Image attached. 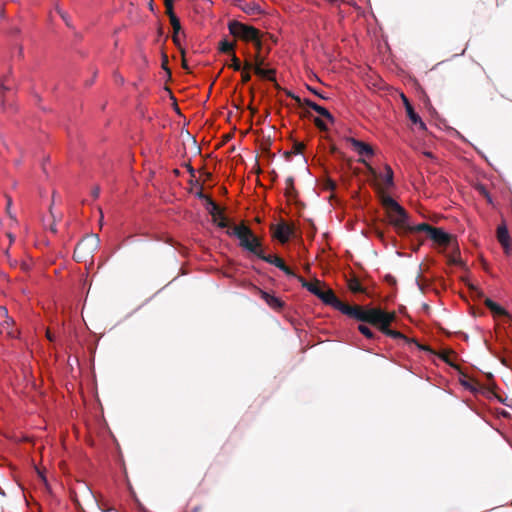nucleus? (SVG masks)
Wrapping results in <instances>:
<instances>
[{"label":"nucleus","mask_w":512,"mask_h":512,"mask_svg":"<svg viewBox=\"0 0 512 512\" xmlns=\"http://www.w3.org/2000/svg\"><path fill=\"white\" fill-rule=\"evenodd\" d=\"M396 318L397 315L395 311L388 312L379 307L365 308L360 305L355 315V320L371 324L380 331L389 329Z\"/></svg>","instance_id":"2"},{"label":"nucleus","mask_w":512,"mask_h":512,"mask_svg":"<svg viewBox=\"0 0 512 512\" xmlns=\"http://www.w3.org/2000/svg\"><path fill=\"white\" fill-rule=\"evenodd\" d=\"M1 106H2L3 108H4V106H5V99H4V98H2V99H1Z\"/></svg>","instance_id":"64"},{"label":"nucleus","mask_w":512,"mask_h":512,"mask_svg":"<svg viewBox=\"0 0 512 512\" xmlns=\"http://www.w3.org/2000/svg\"><path fill=\"white\" fill-rule=\"evenodd\" d=\"M279 269L283 271L287 276H296L294 271L289 266H287L285 262L279 267Z\"/></svg>","instance_id":"35"},{"label":"nucleus","mask_w":512,"mask_h":512,"mask_svg":"<svg viewBox=\"0 0 512 512\" xmlns=\"http://www.w3.org/2000/svg\"><path fill=\"white\" fill-rule=\"evenodd\" d=\"M99 242V237L96 234L85 236L81 241L78 242L74 249V260L77 262H87L88 260H92L94 253L98 249Z\"/></svg>","instance_id":"4"},{"label":"nucleus","mask_w":512,"mask_h":512,"mask_svg":"<svg viewBox=\"0 0 512 512\" xmlns=\"http://www.w3.org/2000/svg\"><path fill=\"white\" fill-rule=\"evenodd\" d=\"M359 161L366 165L367 169L372 175L376 176V171L371 165H369L364 159H360Z\"/></svg>","instance_id":"40"},{"label":"nucleus","mask_w":512,"mask_h":512,"mask_svg":"<svg viewBox=\"0 0 512 512\" xmlns=\"http://www.w3.org/2000/svg\"><path fill=\"white\" fill-rule=\"evenodd\" d=\"M358 330H359V332L362 335H364L368 339H374L375 338L374 332L368 326H366L364 324H360L358 326Z\"/></svg>","instance_id":"28"},{"label":"nucleus","mask_w":512,"mask_h":512,"mask_svg":"<svg viewBox=\"0 0 512 512\" xmlns=\"http://www.w3.org/2000/svg\"><path fill=\"white\" fill-rule=\"evenodd\" d=\"M12 204V200L10 197L7 198V212L10 213L9 209H10V206Z\"/></svg>","instance_id":"46"},{"label":"nucleus","mask_w":512,"mask_h":512,"mask_svg":"<svg viewBox=\"0 0 512 512\" xmlns=\"http://www.w3.org/2000/svg\"><path fill=\"white\" fill-rule=\"evenodd\" d=\"M228 29L231 35L238 37L243 41L256 40L260 31L253 26L243 24L239 21L232 20L228 23Z\"/></svg>","instance_id":"6"},{"label":"nucleus","mask_w":512,"mask_h":512,"mask_svg":"<svg viewBox=\"0 0 512 512\" xmlns=\"http://www.w3.org/2000/svg\"><path fill=\"white\" fill-rule=\"evenodd\" d=\"M241 77H242V82L243 83H247V82H249L251 80V75L247 71H243L242 74H241Z\"/></svg>","instance_id":"39"},{"label":"nucleus","mask_w":512,"mask_h":512,"mask_svg":"<svg viewBox=\"0 0 512 512\" xmlns=\"http://www.w3.org/2000/svg\"><path fill=\"white\" fill-rule=\"evenodd\" d=\"M417 346H418L420 349H422V350H429V348H428V347H426V346H423V345H420V344H417Z\"/></svg>","instance_id":"56"},{"label":"nucleus","mask_w":512,"mask_h":512,"mask_svg":"<svg viewBox=\"0 0 512 512\" xmlns=\"http://www.w3.org/2000/svg\"><path fill=\"white\" fill-rule=\"evenodd\" d=\"M236 44L234 42H229L227 39H223L219 42V51L222 53H233Z\"/></svg>","instance_id":"24"},{"label":"nucleus","mask_w":512,"mask_h":512,"mask_svg":"<svg viewBox=\"0 0 512 512\" xmlns=\"http://www.w3.org/2000/svg\"><path fill=\"white\" fill-rule=\"evenodd\" d=\"M231 65L229 67H231L233 70L235 71H240L241 70V63H240V60L238 59V57L236 56V54L233 52L232 55H231Z\"/></svg>","instance_id":"33"},{"label":"nucleus","mask_w":512,"mask_h":512,"mask_svg":"<svg viewBox=\"0 0 512 512\" xmlns=\"http://www.w3.org/2000/svg\"><path fill=\"white\" fill-rule=\"evenodd\" d=\"M309 90H310L312 93H314L315 95H317V96H319V97H321V98H324V96H322L320 93H318V91H316V90H314V89H312V88H309Z\"/></svg>","instance_id":"49"},{"label":"nucleus","mask_w":512,"mask_h":512,"mask_svg":"<svg viewBox=\"0 0 512 512\" xmlns=\"http://www.w3.org/2000/svg\"><path fill=\"white\" fill-rule=\"evenodd\" d=\"M0 89H1L2 92L10 91L11 90V88L9 86H7L4 82L1 83Z\"/></svg>","instance_id":"44"},{"label":"nucleus","mask_w":512,"mask_h":512,"mask_svg":"<svg viewBox=\"0 0 512 512\" xmlns=\"http://www.w3.org/2000/svg\"><path fill=\"white\" fill-rule=\"evenodd\" d=\"M385 170H386V175L384 178V182L388 187H390L393 185V170L388 165L385 166Z\"/></svg>","instance_id":"31"},{"label":"nucleus","mask_w":512,"mask_h":512,"mask_svg":"<svg viewBox=\"0 0 512 512\" xmlns=\"http://www.w3.org/2000/svg\"><path fill=\"white\" fill-rule=\"evenodd\" d=\"M314 123L316 125V127L322 131H326L327 130V126L326 124L324 123L323 120H321L320 118H315L314 119Z\"/></svg>","instance_id":"38"},{"label":"nucleus","mask_w":512,"mask_h":512,"mask_svg":"<svg viewBox=\"0 0 512 512\" xmlns=\"http://www.w3.org/2000/svg\"><path fill=\"white\" fill-rule=\"evenodd\" d=\"M469 288L474 297L479 298V299L484 297L483 292L480 289H478L476 286L470 285Z\"/></svg>","instance_id":"36"},{"label":"nucleus","mask_w":512,"mask_h":512,"mask_svg":"<svg viewBox=\"0 0 512 512\" xmlns=\"http://www.w3.org/2000/svg\"><path fill=\"white\" fill-rule=\"evenodd\" d=\"M285 184H286V188H285V196L288 198V199H294L296 198L297 196V191L295 189V186H294V178L293 177H288L285 181Z\"/></svg>","instance_id":"21"},{"label":"nucleus","mask_w":512,"mask_h":512,"mask_svg":"<svg viewBox=\"0 0 512 512\" xmlns=\"http://www.w3.org/2000/svg\"><path fill=\"white\" fill-rule=\"evenodd\" d=\"M92 196L96 199L98 198L99 194H100V187L99 186H96L92 189Z\"/></svg>","instance_id":"41"},{"label":"nucleus","mask_w":512,"mask_h":512,"mask_svg":"<svg viewBox=\"0 0 512 512\" xmlns=\"http://www.w3.org/2000/svg\"><path fill=\"white\" fill-rule=\"evenodd\" d=\"M18 54H19V56H20V57L22 56V54H23V49H22V47H19Z\"/></svg>","instance_id":"59"},{"label":"nucleus","mask_w":512,"mask_h":512,"mask_svg":"<svg viewBox=\"0 0 512 512\" xmlns=\"http://www.w3.org/2000/svg\"><path fill=\"white\" fill-rule=\"evenodd\" d=\"M383 334H385L386 336H389L393 339H403L405 340L406 342H409L410 339L408 337H406L403 333L399 332V331H396V330H392V329H386L384 331H381Z\"/></svg>","instance_id":"25"},{"label":"nucleus","mask_w":512,"mask_h":512,"mask_svg":"<svg viewBox=\"0 0 512 512\" xmlns=\"http://www.w3.org/2000/svg\"><path fill=\"white\" fill-rule=\"evenodd\" d=\"M46 335H47V338H48L50 341H52V340H53V337H52V335H51V333H50V331H49V330L47 331Z\"/></svg>","instance_id":"54"},{"label":"nucleus","mask_w":512,"mask_h":512,"mask_svg":"<svg viewBox=\"0 0 512 512\" xmlns=\"http://www.w3.org/2000/svg\"><path fill=\"white\" fill-rule=\"evenodd\" d=\"M242 9L246 14H249V15H256V14H260L262 12L260 7L254 3L247 4Z\"/></svg>","instance_id":"27"},{"label":"nucleus","mask_w":512,"mask_h":512,"mask_svg":"<svg viewBox=\"0 0 512 512\" xmlns=\"http://www.w3.org/2000/svg\"><path fill=\"white\" fill-rule=\"evenodd\" d=\"M162 68L168 73V75H171V71L168 68V56L165 53L162 54Z\"/></svg>","instance_id":"37"},{"label":"nucleus","mask_w":512,"mask_h":512,"mask_svg":"<svg viewBox=\"0 0 512 512\" xmlns=\"http://www.w3.org/2000/svg\"><path fill=\"white\" fill-rule=\"evenodd\" d=\"M8 237L10 239V242H13L14 241V237L11 235V234H8Z\"/></svg>","instance_id":"63"},{"label":"nucleus","mask_w":512,"mask_h":512,"mask_svg":"<svg viewBox=\"0 0 512 512\" xmlns=\"http://www.w3.org/2000/svg\"><path fill=\"white\" fill-rule=\"evenodd\" d=\"M4 12H5L4 9L1 8L0 9V19H2L4 17Z\"/></svg>","instance_id":"57"},{"label":"nucleus","mask_w":512,"mask_h":512,"mask_svg":"<svg viewBox=\"0 0 512 512\" xmlns=\"http://www.w3.org/2000/svg\"><path fill=\"white\" fill-rule=\"evenodd\" d=\"M484 304L495 316L510 317L509 313L502 306L491 299L485 298Z\"/></svg>","instance_id":"18"},{"label":"nucleus","mask_w":512,"mask_h":512,"mask_svg":"<svg viewBox=\"0 0 512 512\" xmlns=\"http://www.w3.org/2000/svg\"><path fill=\"white\" fill-rule=\"evenodd\" d=\"M21 269L24 270V271H28L29 265L27 263H22L21 264Z\"/></svg>","instance_id":"47"},{"label":"nucleus","mask_w":512,"mask_h":512,"mask_svg":"<svg viewBox=\"0 0 512 512\" xmlns=\"http://www.w3.org/2000/svg\"><path fill=\"white\" fill-rule=\"evenodd\" d=\"M497 240L503 247L505 254L510 255L512 253V243L505 223L497 227Z\"/></svg>","instance_id":"9"},{"label":"nucleus","mask_w":512,"mask_h":512,"mask_svg":"<svg viewBox=\"0 0 512 512\" xmlns=\"http://www.w3.org/2000/svg\"><path fill=\"white\" fill-rule=\"evenodd\" d=\"M294 277L301 283L302 287H304V284H308L309 283V281H307L302 276H299V275L296 274V276H294Z\"/></svg>","instance_id":"42"},{"label":"nucleus","mask_w":512,"mask_h":512,"mask_svg":"<svg viewBox=\"0 0 512 512\" xmlns=\"http://www.w3.org/2000/svg\"><path fill=\"white\" fill-rule=\"evenodd\" d=\"M261 298L273 309H282L284 302L278 297L269 294L268 292L260 290Z\"/></svg>","instance_id":"17"},{"label":"nucleus","mask_w":512,"mask_h":512,"mask_svg":"<svg viewBox=\"0 0 512 512\" xmlns=\"http://www.w3.org/2000/svg\"><path fill=\"white\" fill-rule=\"evenodd\" d=\"M164 6L166 8V14L169 17L170 22H173V20H175V21L179 20V18L174 13V4H171V3L170 4H164Z\"/></svg>","instance_id":"32"},{"label":"nucleus","mask_w":512,"mask_h":512,"mask_svg":"<svg viewBox=\"0 0 512 512\" xmlns=\"http://www.w3.org/2000/svg\"><path fill=\"white\" fill-rule=\"evenodd\" d=\"M327 2H329L330 4H335L338 2V0H326Z\"/></svg>","instance_id":"60"},{"label":"nucleus","mask_w":512,"mask_h":512,"mask_svg":"<svg viewBox=\"0 0 512 512\" xmlns=\"http://www.w3.org/2000/svg\"><path fill=\"white\" fill-rule=\"evenodd\" d=\"M304 149H305V145H304V143H302V142H298V141H295V142L293 143L292 152H293L294 154L302 153Z\"/></svg>","instance_id":"34"},{"label":"nucleus","mask_w":512,"mask_h":512,"mask_svg":"<svg viewBox=\"0 0 512 512\" xmlns=\"http://www.w3.org/2000/svg\"><path fill=\"white\" fill-rule=\"evenodd\" d=\"M293 98L296 100V102L302 106V105H306L308 106L309 108L313 109L315 112H317L319 115H321L322 117L326 118L328 121H330L331 123H334L335 119L333 117V115L323 106H320L318 104H316L315 102L309 100V99H305L303 102L302 100L300 99V97L298 96H293Z\"/></svg>","instance_id":"10"},{"label":"nucleus","mask_w":512,"mask_h":512,"mask_svg":"<svg viewBox=\"0 0 512 512\" xmlns=\"http://www.w3.org/2000/svg\"><path fill=\"white\" fill-rule=\"evenodd\" d=\"M272 227L275 228L274 237L277 238L281 243H286L290 236L293 234V228L285 222H281L277 226Z\"/></svg>","instance_id":"11"},{"label":"nucleus","mask_w":512,"mask_h":512,"mask_svg":"<svg viewBox=\"0 0 512 512\" xmlns=\"http://www.w3.org/2000/svg\"><path fill=\"white\" fill-rule=\"evenodd\" d=\"M182 57H183L182 66H183V68L187 69V62H186V59H185V54L182 55Z\"/></svg>","instance_id":"48"},{"label":"nucleus","mask_w":512,"mask_h":512,"mask_svg":"<svg viewBox=\"0 0 512 512\" xmlns=\"http://www.w3.org/2000/svg\"><path fill=\"white\" fill-rule=\"evenodd\" d=\"M205 175H206V178H207V179H210V178L212 177V174H211V173H209V172L205 173Z\"/></svg>","instance_id":"61"},{"label":"nucleus","mask_w":512,"mask_h":512,"mask_svg":"<svg viewBox=\"0 0 512 512\" xmlns=\"http://www.w3.org/2000/svg\"><path fill=\"white\" fill-rule=\"evenodd\" d=\"M219 215H217L216 224L220 228H226L229 226L227 218L223 214V210L219 207Z\"/></svg>","instance_id":"29"},{"label":"nucleus","mask_w":512,"mask_h":512,"mask_svg":"<svg viewBox=\"0 0 512 512\" xmlns=\"http://www.w3.org/2000/svg\"><path fill=\"white\" fill-rule=\"evenodd\" d=\"M230 236H235L239 240V245L243 249L249 251L255 256L260 254L262 243L260 239L254 235L252 230L244 223L234 226L231 230L227 231Z\"/></svg>","instance_id":"3"},{"label":"nucleus","mask_w":512,"mask_h":512,"mask_svg":"<svg viewBox=\"0 0 512 512\" xmlns=\"http://www.w3.org/2000/svg\"><path fill=\"white\" fill-rule=\"evenodd\" d=\"M424 155L427 156V157H432V153L431 152H424Z\"/></svg>","instance_id":"62"},{"label":"nucleus","mask_w":512,"mask_h":512,"mask_svg":"<svg viewBox=\"0 0 512 512\" xmlns=\"http://www.w3.org/2000/svg\"><path fill=\"white\" fill-rule=\"evenodd\" d=\"M328 187L333 190V189H335L336 184L334 182L330 181L328 184Z\"/></svg>","instance_id":"51"},{"label":"nucleus","mask_w":512,"mask_h":512,"mask_svg":"<svg viewBox=\"0 0 512 512\" xmlns=\"http://www.w3.org/2000/svg\"><path fill=\"white\" fill-rule=\"evenodd\" d=\"M321 281L318 279H314L312 282H309L308 284H304V288H306L310 293L318 296L319 292L321 291Z\"/></svg>","instance_id":"23"},{"label":"nucleus","mask_w":512,"mask_h":512,"mask_svg":"<svg viewBox=\"0 0 512 512\" xmlns=\"http://www.w3.org/2000/svg\"><path fill=\"white\" fill-rule=\"evenodd\" d=\"M402 98H403V102L405 105V109H406L408 118L411 120L412 123L419 124L420 128L422 130H425L426 129L425 123L421 120L419 115L414 111V108L411 105V103L409 102V100L407 99V97L404 94H402Z\"/></svg>","instance_id":"12"},{"label":"nucleus","mask_w":512,"mask_h":512,"mask_svg":"<svg viewBox=\"0 0 512 512\" xmlns=\"http://www.w3.org/2000/svg\"><path fill=\"white\" fill-rule=\"evenodd\" d=\"M0 334L8 338H16L19 334L13 318L8 315V310L4 306H0Z\"/></svg>","instance_id":"7"},{"label":"nucleus","mask_w":512,"mask_h":512,"mask_svg":"<svg viewBox=\"0 0 512 512\" xmlns=\"http://www.w3.org/2000/svg\"><path fill=\"white\" fill-rule=\"evenodd\" d=\"M381 205L385 209L389 223L395 227L399 235H404L408 228L409 215L406 210L388 195L380 186L376 187Z\"/></svg>","instance_id":"1"},{"label":"nucleus","mask_w":512,"mask_h":512,"mask_svg":"<svg viewBox=\"0 0 512 512\" xmlns=\"http://www.w3.org/2000/svg\"><path fill=\"white\" fill-rule=\"evenodd\" d=\"M292 154H294V153L292 152V150H291V151H288V152H285V157H286V158H290Z\"/></svg>","instance_id":"53"},{"label":"nucleus","mask_w":512,"mask_h":512,"mask_svg":"<svg viewBox=\"0 0 512 512\" xmlns=\"http://www.w3.org/2000/svg\"><path fill=\"white\" fill-rule=\"evenodd\" d=\"M175 0H164V4H174Z\"/></svg>","instance_id":"58"},{"label":"nucleus","mask_w":512,"mask_h":512,"mask_svg":"<svg viewBox=\"0 0 512 512\" xmlns=\"http://www.w3.org/2000/svg\"><path fill=\"white\" fill-rule=\"evenodd\" d=\"M324 304L333 307L334 309L340 311L342 314L355 319V315L359 305L351 306L339 300V298L335 295L334 291L330 288L319 292L317 296Z\"/></svg>","instance_id":"5"},{"label":"nucleus","mask_w":512,"mask_h":512,"mask_svg":"<svg viewBox=\"0 0 512 512\" xmlns=\"http://www.w3.org/2000/svg\"><path fill=\"white\" fill-rule=\"evenodd\" d=\"M348 141L351 143L354 150L360 155V156H368L371 157L374 154L373 148L360 140L349 138Z\"/></svg>","instance_id":"13"},{"label":"nucleus","mask_w":512,"mask_h":512,"mask_svg":"<svg viewBox=\"0 0 512 512\" xmlns=\"http://www.w3.org/2000/svg\"><path fill=\"white\" fill-rule=\"evenodd\" d=\"M49 229H50V231H51V232H53V233H56V232H57L55 222H53V223L50 225Z\"/></svg>","instance_id":"45"},{"label":"nucleus","mask_w":512,"mask_h":512,"mask_svg":"<svg viewBox=\"0 0 512 512\" xmlns=\"http://www.w3.org/2000/svg\"><path fill=\"white\" fill-rule=\"evenodd\" d=\"M59 13H60V15H61L62 19L66 21L67 25H69V23H68V21H67L66 14H65V13H63V12H59Z\"/></svg>","instance_id":"52"},{"label":"nucleus","mask_w":512,"mask_h":512,"mask_svg":"<svg viewBox=\"0 0 512 512\" xmlns=\"http://www.w3.org/2000/svg\"><path fill=\"white\" fill-rule=\"evenodd\" d=\"M348 288L353 293H365L366 289L361 285L355 277L348 280Z\"/></svg>","instance_id":"22"},{"label":"nucleus","mask_w":512,"mask_h":512,"mask_svg":"<svg viewBox=\"0 0 512 512\" xmlns=\"http://www.w3.org/2000/svg\"><path fill=\"white\" fill-rule=\"evenodd\" d=\"M187 167H188V171L190 172L191 176H194L195 170L190 165H188Z\"/></svg>","instance_id":"50"},{"label":"nucleus","mask_w":512,"mask_h":512,"mask_svg":"<svg viewBox=\"0 0 512 512\" xmlns=\"http://www.w3.org/2000/svg\"><path fill=\"white\" fill-rule=\"evenodd\" d=\"M264 63V59H261L260 61L256 62V65L254 67V72L258 76H260L263 79L269 80V81H275V70L274 69H263L261 68V65Z\"/></svg>","instance_id":"16"},{"label":"nucleus","mask_w":512,"mask_h":512,"mask_svg":"<svg viewBox=\"0 0 512 512\" xmlns=\"http://www.w3.org/2000/svg\"><path fill=\"white\" fill-rule=\"evenodd\" d=\"M448 264L450 265H461L462 260L459 257V249L456 248L455 252L447 256Z\"/></svg>","instance_id":"26"},{"label":"nucleus","mask_w":512,"mask_h":512,"mask_svg":"<svg viewBox=\"0 0 512 512\" xmlns=\"http://www.w3.org/2000/svg\"><path fill=\"white\" fill-rule=\"evenodd\" d=\"M433 227L434 226H432L428 223H425V222L417 224L415 226H412L408 223L409 229H405L404 234L413 233V232H425L428 236L430 234L431 230L433 229Z\"/></svg>","instance_id":"19"},{"label":"nucleus","mask_w":512,"mask_h":512,"mask_svg":"<svg viewBox=\"0 0 512 512\" xmlns=\"http://www.w3.org/2000/svg\"><path fill=\"white\" fill-rule=\"evenodd\" d=\"M11 33H12V34H18V33H19V29H18V28H13V29L11 30Z\"/></svg>","instance_id":"55"},{"label":"nucleus","mask_w":512,"mask_h":512,"mask_svg":"<svg viewBox=\"0 0 512 512\" xmlns=\"http://www.w3.org/2000/svg\"><path fill=\"white\" fill-rule=\"evenodd\" d=\"M259 36H260V35H257L256 40H251V42H253V43H254V46H255L256 51H257L256 56H255V60H256V62H257V61H260L261 59H263V58L260 56V52H261V49H262V41H261V39H260V37H259Z\"/></svg>","instance_id":"30"},{"label":"nucleus","mask_w":512,"mask_h":512,"mask_svg":"<svg viewBox=\"0 0 512 512\" xmlns=\"http://www.w3.org/2000/svg\"><path fill=\"white\" fill-rule=\"evenodd\" d=\"M170 23L173 28L172 41L178 47L181 55H184L185 50L181 46L180 33H182L183 36H185V33L182 31V26H181L180 20H177V21L173 20V22H170Z\"/></svg>","instance_id":"15"},{"label":"nucleus","mask_w":512,"mask_h":512,"mask_svg":"<svg viewBox=\"0 0 512 512\" xmlns=\"http://www.w3.org/2000/svg\"><path fill=\"white\" fill-rule=\"evenodd\" d=\"M252 68H253V65H252L250 62L246 61V62L244 63V66H243V70H244V71H247V72H248V71H249V70H251Z\"/></svg>","instance_id":"43"},{"label":"nucleus","mask_w":512,"mask_h":512,"mask_svg":"<svg viewBox=\"0 0 512 512\" xmlns=\"http://www.w3.org/2000/svg\"><path fill=\"white\" fill-rule=\"evenodd\" d=\"M428 238L431 239L438 247L447 248L451 246L456 239L453 235L445 232L442 228L433 227Z\"/></svg>","instance_id":"8"},{"label":"nucleus","mask_w":512,"mask_h":512,"mask_svg":"<svg viewBox=\"0 0 512 512\" xmlns=\"http://www.w3.org/2000/svg\"><path fill=\"white\" fill-rule=\"evenodd\" d=\"M257 257L269 264L275 265L277 268H279L284 263V261L278 256L266 255L263 249H261L260 254L257 255Z\"/></svg>","instance_id":"20"},{"label":"nucleus","mask_w":512,"mask_h":512,"mask_svg":"<svg viewBox=\"0 0 512 512\" xmlns=\"http://www.w3.org/2000/svg\"><path fill=\"white\" fill-rule=\"evenodd\" d=\"M197 197L200 199H204L207 202V209L209 214L212 217V221L216 222L217 215H219V205L208 195L204 194L202 191L197 193Z\"/></svg>","instance_id":"14"}]
</instances>
